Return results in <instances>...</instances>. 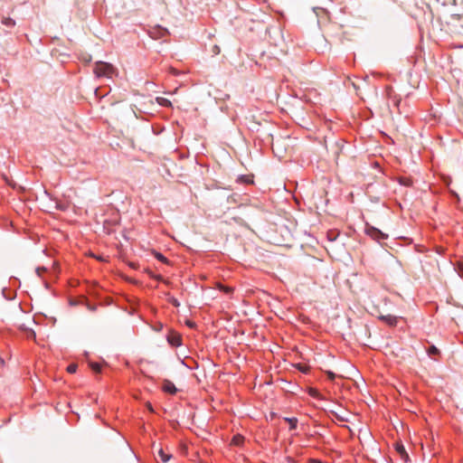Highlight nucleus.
Masks as SVG:
<instances>
[{
  "label": "nucleus",
  "mask_w": 463,
  "mask_h": 463,
  "mask_svg": "<svg viewBox=\"0 0 463 463\" xmlns=\"http://www.w3.org/2000/svg\"><path fill=\"white\" fill-rule=\"evenodd\" d=\"M94 73L98 77L105 76L108 78H111L116 73V69L110 63L98 61L95 64Z\"/></svg>",
  "instance_id": "f257e3e1"
},
{
  "label": "nucleus",
  "mask_w": 463,
  "mask_h": 463,
  "mask_svg": "<svg viewBox=\"0 0 463 463\" xmlns=\"http://www.w3.org/2000/svg\"><path fill=\"white\" fill-rule=\"evenodd\" d=\"M367 233L372 236L373 239L380 241L387 238V235L379 231L376 228L371 227L367 230Z\"/></svg>",
  "instance_id": "f03ea898"
},
{
  "label": "nucleus",
  "mask_w": 463,
  "mask_h": 463,
  "mask_svg": "<svg viewBox=\"0 0 463 463\" xmlns=\"http://www.w3.org/2000/svg\"><path fill=\"white\" fill-rule=\"evenodd\" d=\"M162 388L165 392H168L171 394H175L177 391L175 384L172 382H170L169 380L164 381Z\"/></svg>",
  "instance_id": "7ed1b4c3"
},
{
  "label": "nucleus",
  "mask_w": 463,
  "mask_h": 463,
  "mask_svg": "<svg viewBox=\"0 0 463 463\" xmlns=\"http://www.w3.org/2000/svg\"><path fill=\"white\" fill-rule=\"evenodd\" d=\"M168 342L173 345V346H179L181 345V336L177 334H174V335H171L168 336Z\"/></svg>",
  "instance_id": "20e7f679"
},
{
  "label": "nucleus",
  "mask_w": 463,
  "mask_h": 463,
  "mask_svg": "<svg viewBox=\"0 0 463 463\" xmlns=\"http://www.w3.org/2000/svg\"><path fill=\"white\" fill-rule=\"evenodd\" d=\"M396 450L402 458H403L404 460L408 459L409 456H408V454L405 450V448L403 447L402 444H396Z\"/></svg>",
  "instance_id": "39448f33"
},
{
  "label": "nucleus",
  "mask_w": 463,
  "mask_h": 463,
  "mask_svg": "<svg viewBox=\"0 0 463 463\" xmlns=\"http://www.w3.org/2000/svg\"><path fill=\"white\" fill-rule=\"evenodd\" d=\"M381 318L391 326H394L397 323L396 317L392 316V315L382 316Z\"/></svg>",
  "instance_id": "423d86ee"
},
{
  "label": "nucleus",
  "mask_w": 463,
  "mask_h": 463,
  "mask_svg": "<svg viewBox=\"0 0 463 463\" xmlns=\"http://www.w3.org/2000/svg\"><path fill=\"white\" fill-rule=\"evenodd\" d=\"M158 456L160 457V458L163 462H167L172 458V455L165 452V450L163 449H160L158 450Z\"/></svg>",
  "instance_id": "0eeeda50"
},
{
  "label": "nucleus",
  "mask_w": 463,
  "mask_h": 463,
  "mask_svg": "<svg viewBox=\"0 0 463 463\" xmlns=\"http://www.w3.org/2000/svg\"><path fill=\"white\" fill-rule=\"evenodd\" d=\"M156 102L160 105V106H164V107H171L172 106V102L165 99V98H163V97H157L156 99Z\"/></svg>",
  "instance_id": "6e6552de"
},
{
  "label": "nucleus",
  "mask_w": 463,
  "mask_h": 463,
  "mask_svg": "<svg viewBox=\"0 0 463 463\" xmlns=\"http://www.w3.org/2000/svg\"><path fill=\"white\" fill-rule=\"evenodd\" d=\"M244 438L241 435L233 436L232 439V444L235 446H241L243 443Z\"/></svg>",
  "instance_id": "1a4fd4ad"
},
{
  "label": "nucleus",
  "mask_w": 463,
  "mask_h": 463,
  "mask_svg": "<svg viewBox=\"0 0 463 463\" xmlns=\"http://www.w3.org/2000/svg\"><path fill=\"white\" fill-rule=\"evenodd\" d=\"M285 420L289 423L291 430L296 429L298 423V420L296 418H285Z\"/></svg>",
  "instance_id": "9d476101"
},
{
  "label": "nucleus",
  "mask_w": 463,
  "mask_h": 463,
  "mask_svg": "<svg viewBox=\"0 0 463 463\" xmlns=\"http://www.w3.org/2000/svg\"><path fill=\"white\" fill-rule=\"evenodd\" d=\"M428 354H429V355H438L439 354V350L436 346L431 345L428 349Z\"/></svg>",
  "instance_id": "9b49d317"
},
{
  "label": "nucleus",
  "mask_w": 463,
  "mask_h": 463,
  "mask_svg": "<svg viewBox=\"0 0 463 463\" xmlns=\"http://www.w3.org/2000/svg\"><path fill=\"white\" fill-rule=\"evenodd\" d=\"M155 257H156L158 260H160V261H162V262H165V263H167V262H168V261H167V260H166V258H165L163 254H161V253H159V252H156V253H155Z\"/></svg>",
  "instance_id": "f8f14e48"
},
{
  "label": "nucleus",
  "mask_w": 463,
  "mask_h": 463,
  "mask_svg": "<svg viewBox=\"0 0 463 463\" xmlns=\"http://www.w3.org/2000/svg\"><path fill=\"white\" fill-rule=\"evenodd\" d=\"M77 364H71L68 367H67V371L68 373H74L76 371H77Z\"/></svg>",
  "instance_id": "ddd939ff"
},
{
  "label": "nucleus",
  "mask_w": 463,
  "mask_h": 463,
  "mask_svg": "<svg viewBox=\"0 0 463 463\" xmlns=\"http://www.w3.org/2000/svg\"><path fill=\"white\" fill-rule=\"evenodd\" d=\"M3 24L7 26H13V25H14L15 23L12 18H5L3 20Z\"/></svg>",
  "instance_id": "4468645a"
},
{
  "label": "nucleus",
  "mask_w": 463,
  "mask_h": 463,
  "mask_svg": "<svg viewBox=\"0 0 463 463\" xmlns=\"http://www.w3.org/2000/svg\"><path fill=\"white\" fill-rule=\"evenodd\" d=\"M90 367L93 371L97 372V373H99L100 370H101V367L99 364H96V363H91L90 364Z\"/></svg>",
  "instance_id": "2eb2a0df"
},
{
  "label": "nucleus",
  "mask_w": 463,
  "mask_h": 463,
  "mask_svg": "<svg viewBox=\"0 0 463 463\" xmlns=\"http://www.w3.org/2000/svg\"><path fill=\"white\" fill-rule=\"evenodd\" d=\"M218 288L222 290L223 292L225 293H231L232 291V288H229V287H225V286H222L221 284L218 285Z\"/></svg>",
  "instance_id": "dca6fc26"
},
{
  "label": "nucleus",
  "mask_w": 463,
  "mask_h": 463,
  "mask_svg": "<svg viewBox=\"0 0 463 463\" xmlns=\"http://www.w3.org/2000/svg\"><path fill=\"white\" fill-rule=\"evenodd\" d=\"M309 394L315 398H318L319 397V392L316 389H313V388H310L309 391H308Z\"/></svg>",
  "instance_id": "f3484780"
},
{
  "label": "nucleus",
  "mask_w": 463,
  "mask_h": 463,
  "mask_svg": "<svg viewBox=\"0 0 463 463\" xmlns=\"http://www.w3.org/2000/svg\"><path fill=\"white\" fill-rule=\"evenodd\" d=\"M147 273H148V275H149L151 278H154V279H157V280H163V278H162V276H160V275H155V274H154V273H152L151 271H148Z\"/></svg>",
  "instance_id": "a211bd4d"
},
{
  "label": "nucleus",
  "mask_w": 463,
  "mask_h": 463,
  "mask_svg": "<svg viewBox=\"0 0 463 463\" xmlns=\"http://www.w3.org/2000/svg\"><path fill=\"white\" fill-rule=\"evenodd\" d=\"M298 368L303 373H307L308 371V366L307 365L298 364Z\"/></svg>",
  "instance_id": "6ab92c4d"
},
{
  "label": "nucleus",
  "mask_w": 463,
  "mask_h": 463,
  "mask_svg": "<svg viewBox=\"0 0 463 463\" xmlns=\"http://www.w3.org/2000/svg\"><path fill=\"white\" fill-rule=\"evenodd\" d=\"M185 325H186L187 326H189L190 328H194V327H195V323H194V322H193V321H191V320H188V319L185 321Z\"/></svg>",
  "instance_id": "aec40b11"
},
{
  "label": "nucleus",
  "mask_w": 463,
  "mask_h": 463,
  "mask_svg": "<svg viewBox=\"0 0 463 463\" xmlns=\"http://www.w3.org/2000/svg\"><path fill=\"white\" fill-rule=\"evenodd\" d=\"M213 52L214 54H219V53H220V47H219L218 45H214V46L213 47Z\"/></svg>",
  "instance_id": "412c9836"
},
{
  "label": "nucleus",
  "mask_w": 463,
  "mask_h": 463,
  "mask_svg": "<svg viewBox=\"0 0 463 463\" xmlns=\"http://www.w3.org/2000/svg\"><path fill=\"white\" fill-rule=\"evenodd\" d=\"M326 374H327V376H328V378L330 380H334L335 377V374L333 372H330V371L326 372Z\"/></svg>",
  "instance_id": "4be33fe9"
},
{
  "label": "nucleus",
  "mask_w": 463,
  "mask_h": 463,
  "mask_svg": "<svg viewBox=\"0 0 463 463\" xmlns=\"http://www.w3.org/2000/svg\"><path fill=\"white\" fill-rule=\"evenodd\" d=\"M44 270H45V269H44V268H37V269H36V272H37V274H38L39 276L41 275V272H43V271H44Z\"/></svg>",
  "instance_id": "5701e85b"
},
{
  "label": "nucleus",
  "mask_w": 463,
  "mask_h": 463,
  "mask_svg": "<svg viewBox=\"0 0 463 463\" xmlns=\"http://www.w3.org/2000/svg\"><path fill=\"white\" fill-rule=\"evenodd\" d=\"M146 406V408H147L150 411H152V412L154 411L153 407H152V405H151V403H150V402H147Z\"/></svg>",
  "instance_id": "b1692460"
},
{
  "label": "nucleus",
  "mask_w": 463,
  "mask_h": 463,
  "mask_svg": "<svg viewBox=\"0 0 463 463\" xmlns=\"http://www.w3.org/2000/svg\"><path fill=\"white\" fill-rule=\"evenodd\" d=\"M171 302H172V304H173V305H175V306H176V307H177V306H179V303H178V301H177L175 298H173V299L171 300Z\"/></svg>",
  "instance_id": "393cba45"
}]
</instances>
